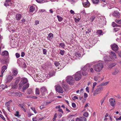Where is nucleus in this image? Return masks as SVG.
I'll return each instance as SVG.
<instances>
[{"mask_svg": "<svg viewBox=\"0 0 121 121\" xmlns=\"http://www.w3.org/2000/svg\"><path fill=\"white\" fill-rule=\"evenodd\" d=\"M53 38V35L52 34H49L48 36V39L50 41H52V38Z\"/></svg>", "mask_w": 121, "mask_h": 121, "instance_id": "a211bd4d", "label": "nucleus"}, {"mask_svg": "<svg viewBox=\"0 0 121 121\" xmlns=\"http://www.w3.org/2000/svg\"><path fill=\"white\" fill-rule=\"evenodd\" d=\"M116 65L115 63H112L109 64V66L108 67V69H111L114 66Z\"/></svg>", "mask_w": 121, "mask_h": 121, "instance_id": "aec40b11", "label": "nucleus"}, {"mask_svg": "<svg viewBox=\"0 0 121 121\" xmlns=\"http://www.w3.org/2000/svg\"><path fill=\"white\" fill-rule=\"evenodd\" d=\"M104 67L103 62H99L93 66L94 70L96 72H99L102 70Z\"/></svg>", "mask_w": 121, "mask_h": 121, "instance_id": "f03ea898", "label": "nucleus"}, {"mask_svg": "<svg viewBox=\"0 0 121 121\" xmlns=\"http://www.w3.org/2000/svg\"><path fill=\"white\" fill-rule=\"evenodd\" d=\"M82 73L83 76H85L87 74V73L84 71L82 72Z\"/></svg>", "mask_w": 121, "mask_h": 121, "instance_id": "4d7b16f0", "label": "nucleus"}, {"mask_svg": "<svg viewBox=\"0 0 121 121\" xmlns=\"http://www.w3.org/2000/svg\"><path fill=\"white\" fill-rule=\"evenodd\" d=\"M110 104L112 106H114L116 104V103L115 99L113 98L110 99L109 100Z\"/></svg>", "mask_w": 121, "mask_h": 121, "instance_id": "ddd939ff", "label": "nucleus"}, {"mask_svg": "<svg viewBox=\"0 0 121 121\" xmlns=\"http://www.w3.org/2000/svg\"><path fill=\"white\" fill-rule=\"evenodd\" d=\"M13 78V76L12 75H9L7 76L6 80L7 82H10L12 80Z\"/></svg>", "mask_w": 121, "mask_h": 121, "instance_id": "2eb2a0df", "label": "nucleus"}, {"mask_svg": "<svg viewBox=\"0 0 121 121\" xmlns=\"http://www.w3.org/2000/svg\"><path fill=\"white\" fill-rule=\"evenodd\" d=\"M21 15L20 14H17L16 16V18L17 20H19L21 18Z\"/></svg>", "mask_w": 121, "mask_h": 121, "instance_id": "4be33fe9", "label": "nucleus"}, {"mask_svg": "<svg viewBox=\"0 0 121 121\" xmlns=\"http://www.w3.org/2000/svg\"><path fill=\"white\" fill-rule=\"evenodd\" d=\"M95 16H93L90 17V21L91 22H92L94 20L95 18Z\"/></svg>", "mask_w": 121, "mask_h": 121, "instance_id": "e433bc0d", "label": "nucleus"}, {"mask_svg": "<svg viewBox=\"0 0 121 121\" xmlns=\"http://www.w3.org/2000/svg\"><path fill=\"white\" fill-rule=\"evenodd\" d=\"M14 115L16 117H20L21 115H19V112L18 111H17L14 114Z\"/></svg>", "mask_w": 121, "mask_h": 121, "instance_id": "f704fd0d", "label": "nucleus"}, {"mask_svg": "<svg viewBox=\"0 0 121 121\" xmlns=\"http://www.w3.org/2000/svg\"><path fill=\"white\" fill-rule=\"evenodd\" d=\"M80 20V18H78V19H77L76 18H74V20L76 22H79Z\"/></svg>", "mask_w": 121, "mask_h": 121, "instance_id": "864d4df0", "label": "nucleus"}, {"mask_svg": "<svg viewBox=\"0 0 121 121\" xmlns=\"http://www.w3.org/2000/svg\"><path fill=\"white\" fill-rule=\"evenodd\" d=\"M115 96L117 99H120L121 98V97L120 96V95H119L118 94L116 95H115Z\"/></svg>", "mask_w": 121, "mask_h": 121, "instance_id": "3c124183", "label": "nucleus"}, {"mask_svg": "<svg viewBox=\"0 0 121 121\" xmlns=\"http://www.w3.org/2000/svg\"><path fill=\"white\" fill-rule=\"evenodd\" d=\"M67 85L66 82L63 81L62 83V86L64 88H67L68 86Z\"/></svg>", "mask_w": 121, "mask_h": 121, "instance_id": "412c9836", "label": "nucleus"}, {"mask_svg": "<svg viewBox=\"0 0 121 121\" xmlns=\"http://www.w3.org/2000/svg\"><path fill=\"white\" fill-rule=\"evenodd\" d=\"M80 13L84 15H85L86 14L85 11L84 9L83 10L81 11Z\"/></svg>", "mask_w": 121, "mask_h": 121, "instance_id": "09e8293b", "label": "nucleus"}, {"mask_svg": "<svg viewBox=\"0 0 121 121\" xmlns=\"http://www.w3.org/2000/svg\"><path fill=\"white\" fill-rule=\"evenodd\" d=\"M56 91L59 93H63L64 91L62 88L59 86H57L56 87Z\"/></svg>", "mask_w": 121, "mask_h": 121, "instance_id": "1a4fd4ad", "label": "nucleus"}, {"mask_svg": "<svg viewBox=\"0 0 121 121\" xmlns=\"http://www.w3.org/2000/svg\"><path fill=\"white\" fill-rule=\"evenodd\" d=\"M35 9V6H32L30 7L29 11L30 12H32L34 11Z\"/></svg>", "mask_w": 121, "mask_h": 121, "instance_id": "a878e982", "label": "nucleus"}, {"mask_svg": "<svg viewBox=\"0 0 121 121\" xmlns=\"http://www.w3.org/2000/svg\"><path fill=\"white\" fill-rule=\"evenodd\" d=\"M120 13L118 11H114L113 14V15L117 18H118L120 17Z\"/></svg>", "mask_w": 121, "mask_h": 121, "instance_id": "4468645a", "label": "nucleus"}, {"mask_svg": "<svg viewBox=\"0 0 121 121\" xmlns=\"http://www.w3.org/2000/svg\"><path fill=\"white\" fill-rule=\"evenodd\" d=\"M110 57L108 56H104V59L106 61L110 60V61H113L117 58V56L116 54L113 52L111 51L109 53Z\"/></svg>", "mask_w": 121, "mask_h": 121, "instance_id": "f257e3e1", "label": "nucleus"}, {"mask_svg": "<svg viewBox=\"0 0 121 121\" xmlns=\"http://www.w3.org/2000/svg\"><path fill=\"white\" fill-rule=\"evenodd\" d=\"M75 79L77 81L79 80L81 77V75L80 72L76 73L74 75Z\"/></svg>", "mask_w": 121, "mask_h": 121, "instance_id": "0eeeda50", "label": "nucleus"}, {"mask_svg": "<svg viewBox=\"0 0 121 121\" xmlns=\"http://www.w3.org/2000/svg\"><path fill=\"white\" fill-rule=\"evenodd\" d=\"M119 70L117 68H115L114 71L112 73V74L113 75H115L117 74L119 72Z\"/></svg>", "mask_w": 121, "mask_h": 121, "instance_id": "dca6fc26", "label": "nucleus"}, {"mask_svg": "<svg viewBox=\"0 0 121 121\" xmlns=\"http://www.w3.org/2000/svg\"><path fill=\"white\" fill-rule=\"evenodd\" d=\"M119 30V29L117 28H115L114 29V31L115 32H116Z\"/></svg>", "mask_w": 121, "mask_h": 121, "instance_id": "e2e57ef3", "label": "nucleus"}, {"mask_svg": "<svg viewBox=\"0 0 121 121\" xmlns=\"http://www.w3.org/2000/svg\"><path fill=\"white\" fill-rule=\"evenodd\" d=\"M19 106L21 108V109L23 110L24 112H26V110L25 109V106L23 105L20 104H19Z\"/></svg>", "mask_w": 121, "mask_h": 121, "instance_id": "cd10ccee", "label": "nucleus"}, {"mask_svg": "<svg viewBox=\"0 0 121 121\" xmlns=\"http://www.w3.org/2000/svg\"><path fill=\"white\" fill-rule=\"evenodd\" d=\"M39 23V22L38 20H36L35 21V25H37Z\"/></svg>", "mask_w": 121, "mask_h": 121, "instance_id": "603ef678", "label": "nucleus"}, {"mask_svg": "<svg viewBox=\"0 0 121 121\" xmlns=\"http://www.w3.org/2000/svg\"><path fill=\"white\" fill-rule=\"evenodd\" d=\"M31 108L33 111L35 113H37L36 111V110L35 108H33L31 107Z\"/></svg>", "mask_w": 121, "mask_h": 121, "instance_id": "a18cd8bd", "label": "nucleus"}, {"mask_svg": "<svg viewBox=\"0 0 121 121\" xmlns=\"http://www.w3.org/2000/svg\"><path fill=\"white\" fill-rule=\"evenodd\" d=\"M87 29V30L86 32V33H89L91 32V30L90 29Z\"/></svg>", "mask_w": 121, "mask_h": 121, "instance_id": "6e6d98bb", "label": "nucleus"}, {"mask_svg": "<svg viewBox=\"0 0 121 121\" xmlns=\"http://www.w3.org/2000/svg\"><path fill=\"white\" fill-rule=\"evenodd\" d=\"M76 121H86V118L83 117H80L76 118Z\"/></svg>", "mask_w": 121, "mask_h": 121, "instance_id": "f8f14e48", "label": "nucleus"}, {"mask_svg": "<svg viewBox=\"0 0 121 121\" xmlns=\"http://www.w3.org/2000/svg\"><path fill=\"white\" fill-rule=\"evenodd\" d=\"M8 52L6 51H5L2 52L1 55L4 56H6L8 55Z\"/></svg>", "mask_w": 121, "mask_h": 121, "instance_id": "bb28decb", "label": "nucleus"}, {"mask_svg": "<svg viewBox=\"0 0 121 121\" xmlns=\"http://www.w3.org/2000/svg\"><path fill=\"white\" fill-rule=\"evenodd\" d=\"M100 78V77L98 76H95L94 78L95 80L96 81H97Z\"/></svg>", "mask_w": 121, "mask_h": 121, "instance_id": "ea45409f", "label": "nucleus"}, {"mask_svg": "<svg viewBox=\"0 0 121 121\" xmlns=\"http://www.w3.org/2000/svg\"><path fill=\"white\" fill-rule=\"evenodd\" d=\"M97 33L99 35H102V31L101 30H98L97 31Z\"/></svg>", "mask_w": 121, "mask_h": 121, "instance_id": "de8ad7c7", "label": "nucleus"}, {"mask_svg": "<svg viewBox=\"0 0 121 121\" xmlns=\"http://www.w3.org/2000/svg\"><path fill=\"white\" fill-rule=\"evenodd\" d=\"M60 47L63 48L65 47V45L64 43H61L60 44Z\"/></svg>", "mask_w": 121, "mask_h": 121, "instance_id": "37998d69", "label": "nucleus"}, {"mask_svg": "<svg viewBox=\"0 0 121 121\" xmlns=\"http://www.w3.org/2000/svg\"><path fill=\"white\" fill-rule=\"evenodd\" d=\"M5 104L7 107V109L8 111L9 112H10V103L9 102H7Z\"/></svg>", "mask_w": 121, "mask_h": 121, "instance_id": "393cba45", "label": "nucleus"}, {"mask_svg": "<svg viewBox=\"0 0 121 121\" xmlns=\"http://www.w3.org/2000/svg\"><path fill=\"white\" fill-rule=\"evenodd\" d=\"M57 17L59 22H61L63 18L61 17L59 15H57Z\"/></svg>", "mask_w": 121, "mask_h": 121, "instance_id": "72a5a7b5", "label": "nucleus"}, {"mask_svg": "<svg viewBox=\"0 0 121 121\" xmlns=\"http://www.w3.org/2000/svg\"><path fill=\"white\" fill-rule=\"evenodd\" d=\"M112 26L113 27L118 26L120 27V26H119L116 24L114 22H113L112 23Z\"/></svg>", "mask_w": 121, "mask_h": 121, "instance_id": "58836bf2", "label": "nucleus"}, {"mask_svg": "<svg viewBox=\"0 0 121 121\" xmlns=\"http://www.w3.org/2000/svg\"><path fill=\"white\" fill-rule=\"evenodd\" d=\"M40 90L41 94L39 95V97L40 98L44 97H45L46 93H47L48 91L46 87L43 86L41 88Z\"/></svg>", "mask_w": 121, "mask_h": 121, "instance_id": "7ed1b4c3", "label": "nucleus"}, {"mask_svg": "<svg viewBox=\"0 0 121 121\" xmlns=\"http://www.w3.org/2000/svg\"><path fill=\"white\" fill-rule=\"evenodd\" d=\"M96 84L97 83L96 82H95L93 83V84L92 89V92H93V91L94 88L95 86L96 85Z\"/></svg>", "mask_w": 121, "mask_h": 121, "instance_id": "4c0bfd02", "label": "nucleus"}, {"mask_svg": "<svg viewBox=\"0 0 121 121\" xmlns=\"http://www.w3.org/2000/svg\"><path fill=\"white\" fill-rule=\"evenodd\" d=\"M29 83H27L22 88L23 92H24L25 90L29 86Z\"/></svg>", "mask_w": 121, "mask_h": 121, "instance_id": "f3484780", "label": "nucleus"}, {"mask_svg": "<svg viewBox=\"0 0 121 121\" xmlns=\"http://www.w3.org/2000/svg\"><path fill=\"white\" fill-rule=\"evenodd\" d=\"M111 47L113 50L117 52H118V48L117 45L115 44L111 45Z\"/></svg>", "mask_w": 121, "mask_h": 121, "instance_id": "6e6552de", "label": "nucleus"}, {"mask_svg": "<svg viewBox=\"0 0 121 121\" xmlns=\"http://www.w3.org/2000/svg\"><path fill=\"white\" fill-rule=\"evenodd\" d=\"M92 2L93 3L95 4H98L99 2V0H92Z\"/></svg>", "mask_w": 121, "mask_h": 121, "instance_id": "473e14b6", "label": "nucleus"}, {"mask_svg": "<svg viewBox=\"0 0 121 121\" xmlns=\"http://www.w3.org/2000/svg\"><path fill=\"white\" fill-rule=\"evenodd\" d=\"M88 67V65H86L83 68H81L82 70L83 71H85L87 69Z\"/></svg>", "mask_w": 121, "mask_h": 121, "instance_id": "c756f323", "label": "nucleus"}, {"mask_svg": "<svg viewBox=\"0 0 121 121\" xmlns=\"http://www.w3.org/2000/svg\"><path fill=\"white\" fill-rule=\"evenodd\" d=\"M27 82V80L26 78H22L21 81L19 84V87L21 88L24 84L26 83Z\"/></svg>", "mask_w": 121, "mask_h": 121, "instance_id": "423d86ee", "label": "nucleus"}, {"mask_svg": "<svg viewBox=\"0 0 121 121\" xmlns=\"http://www.w3.org/2000/svg\"><path fill=\"white\" fill-rule=\"evenodd\" d=\"M54 64L56 67H59L58 66H59L60 64L58 62L55 61V62Z\"/></svg>", "mask_w": 121, "mask_h": 121, "instance_id": "79ce46f5", "label": "nucleus"}, {"mask_svg": "<svg viewBox=\"0 0 121 121\" xmlns=\"http://www.w3.org/2000/svg\"><path fill=\"white\" fill-rule=\"evenodd\" d=\"M16 95L19 97H20L22 95V94L21 92H18L16 93Z\"/></svg>", "mask_w": 121, "mask_h": 121, "instance_id": "a19ab883", "label": "nucleus"}, {"mask_svg": "<svg viewBox=\"0 0 121 121\" xmlns=\"http://www.w3.org/2000/svg\"><path fill=\"white\" fill-rule=\"evenodd\" d=\"M18 71L17 69H13L12 70V73L13 75L16 76L18 73Z\"/></svg>", "mask_w": 121, "mask_h": 121, "instance_id": "6ab92c4d", "label": "nucleus"}, {"mask_svg": "<svg viewBox=\"0 0 121 121\" xmlns=\"http://www.w3.org/2000/svg\"><path fill=\"white\" fill-rule=\"evenodd\" d=\"M66 81L70 85L74 84L75 82L74 78L72 76H68L66 78Z\"/></svg>", "mask_w": 121, "mask_h": 121, "instance_id": "20e7f679", "label": "nucleus"}, {"mask_svg": "<svg viewBox=\"0 0 121 121\" xmlns=\"http://www.w3.org/2000/svg\"><path fill=\"white\" fill-rule=\"evenodd\" d=\"M72 106L73 108H75L76 107V104L74 103H72Z\"/></svg>", "mask_w": 121, "mask_h": 121, "instance_id": "0e129e2a", "label": "nucleus"}, {"mask_svg": "<svg viewBox=\"0 0 121 121\" xmlns=\"http://www.w3.org/2000/svg\"><path fill=\"white\" fill-rule=\"evenodd\" d=\"M15 55L16 57L17 58H18L20 56V55L18 53H16Z\"/></svg>", "mask_w": 121, "mask_h": 121, "instance_id": "bf43d9fd", "label": "nucleus"}, {"mask_svg": "<svg viewBox=\"0 0 121 121\" xmlns=\"http://www.w3.org/2000/svg\"><path fill=\"white\" fill-rule=\"evenodd\" d=\"M47 52V50L45 49H44L43 50V54H46Z\"/></svg>", "mask_w": 121, "mask_h": 121, "instance_id": "5fc2aeb1", "label": "nucleus"}, {"mask_svg": "<svg viewBox=\"0 0 121 121\" xmlns=\"http://www.w3.org/2000/svg\"><path fill=\"white\" fill-rule=\"evenodd\" d=\"M78 98L76 96H74L73 98V100H75V99H78Z\"/></svg>", "mask_w": 121, "mask_h": 121, "instance_id": "338daca9", "label": "nucleus"}, {"mask_svg": "<svg viewBox=\"0 0 121 121\" xmlns=\"http://www.w3.org/2000/svg\"><path fill=\"white\" fill-rule=\"evenodd\" d=\"M19 80L18 79H16L15 82V87H13V86L12 87L13 88V89H15L17 88V84L19 82Z\"/></svg>", "mask_w": 121, "mask_h": 121, "instance_id": "5701e85b", "label": "nucleus"}, {"mask_svg": "<svg viewBox=\"0 0 121 121\" xmlns=\"http://www.w3.org/2000/svg\"><path fill=\"white\" fill-rule=\"evenodd\" d=\"M36 0L38 3H41L44 1V0Z\"/></svg>", "mask_w": 121, "mask_h": 121, "instance_id": "052dcab7", "label": "nucleus"}, {"mask_svg": "<svg viewBox=\"0 0 121 121\" xmlns=\"http://www.w3.org/2000/svg\"><path fill=\"white\" fill-rule=\"evenodd\" d=\"M7 67L5 65H4L3 66L1 69V75H0V77H1V78L2 79V77L3 76V74L5 70L7 69Z\"/></svg>", "mask_w": 121, "mask_h": 121, "instance_id": "9d476101", "label": "nucleus"}, {"mask_svg": "<svg viewBox=\"0 0 121 121\" xmlns=\"http://www.w3.org/2000/svg\"><path fill=\"white\" fill-rule=\"evenodd\" d=\"M5 89L4 86V85H1L0 86V91L4 90Z\"/></svg>", "mask_w": 121, "mask_h": 121, "instance_id": "7c9ffc66", "label": "nucleus"}, {"mask_svg": "<svg viewBox=\"0 0 121 121\" xmlns=\"http://www.w3.org/2000/svg\"><path fill=\"white\" fill-rule=\"evenodd\" d=\"M108 83V82H103L101 83V85L103 86H105L107 85Z\"/></svg>", "mask_w": 121, "mask_h": 121, "instance_id": "c9c22d12", "label": "nucleus"}, {"mask_svg": "<svg viewBox=\"0 0 121 121\" xmlns=\"http://www.w3.org/2000/svg\"><path fill=\"white\" fill-rule=\"evenodd\" d=\"M90 72L92 73H93L94 72V69H93L92 68H90Z\"/></svg>", "mask_w": 121, "mask_h": 121, "instance_id": "13d9d810", "label": "nucleus"}, {"mask_svg": "<svg viewBox=\"0 0 121 121\" xmlns=\"http://www.w3.org/2000/svg\"><path fill=\"white\" fill-rule=\"evenodd\" d=\"M83 115L85 117H87L88 115V114L87 112H86L84 113Z\"/></svg>", "mask_w": 121, "mask_h": 121, "instance_id": "8fccbe9b", "label": "nucleus"}, {"mask_svg": "<svg viewBox=\"0 0 121 121\" xmlns=\"http://www.w3.org/2000/svg\"><path fill=\"white\" fill-rule=\"evenodd\" d=\"M27 93L29 95L31 94L33 92L32 90L31 89L29 88L27 91Z\"/></svg>", "mask_w": 121, "mask_h": 121, "instance_id": "c85d7f7f", "label": "nucleus"}, {"mask_svg": "<svg viewBox=\"0 0 121 121\" xmlns=\"http://www.w3.org/2000/svg\"><path fill=\"white\" fill-rule=\"evenodd\" d=\"M75 55V56L77 57H82V55L79 52H76Z\"/></svg>", "mask_w": 121, "mask_h": 121, "instance_id": "b1692460", "label": "nucleus"}, {"mask_svg": "<svg viewBox=\"0 0 121 121\" xmlns=\"http://www.w3.org/2000/svg\"><path fill=\"white\" fill-rule=\"evenodd\" d=\"M58 111L59 112H61L62 113H63V112L62 110L61 109H60L58 110Z\"/></svg>", "mask_w": 121, "mask_h": 121, "instance_id": "774afa93", "label": "nucleus"}, {"mask_svg": "<svg viewBox=\"0 0 121 121\" xmlns=\"http://www.w3.org/2000/svg\"><path fill=\"white\" fill-rule=\"evenodd\" d=\"M82 4L84 7H89L90 4L87 0H84L82 3Z\"/></svg>", "mask_w": 121, "mask_h": 121, "instance_id": "9b49d317", "label": "nucleus"}, {"mask_svg": "<svg viewBox=\"0 0 121 121\" xmlns=\"http://www.w3.org/2000/svg\"><path fill=\"white\" fill-rule=\"evenodd\" d=\"M25 54L24 52H22L21 53V56L22 57H23L25 55Z\"/></svg>", "mask_w": 121, "mask_h": 121, "instance_id": "680f3d73", "label": "nucleus"}, {"mask_svg": "<svg viewBox=\"0 0 121 121\" xmlns=\"http://www.w3.org/2000/svg\"><path fill=\"white\" fill-rule=\"evenodd\" d=\"M0 117H1L3 120H5V118L4 116L1 114H0Z\"/></svg>", "mask_w": 121, "mask_h": 121, "instance_id": "69168bd1", "label": "nucleus"}, {"mask_svg": "<svg viewBox=\"0 0 121 121\" xmlns=\"http://www.w3.org/2000/svg\"><path fill=\"white\" fill-rule=\"evenodd\" d=\"M115 22L118 24H121V20H115Z\"/></svg>", "mask_w": 121, "mask_h": 121, "instance_id": "c03bdc74", "label": "nucleus"}, {"mask_svg": "<svg viewBox=\"0 0 121 121\" xmlns=\"http://www.w3.org/2000/svg\"><path fill=\"white\" fill-rule=\"evenodd\" d=\"M35 94L36 95H39L40 94L39 89L36 88L35 89Z\"/></svg>", "mask_w": 121, "mask_h": 121, "instance_id": "2f4dec72", "label": "nucleus"}, {"mask_svg": "<svg viewBox=\"0 0 121 121\" xmlns=\"http://www.w3.org/2000/svg\"><path fill=\"white\" fill-rule=\"evenodd\" d=\"M103 89V87L101 86L98 87L94 92L93 94L94 96H96L100 93Z\"/></svg>", "mask_w": 121, "mask_h": 121, "instance_id": "39448f33", "label": "nucleus"}, {"mask_svg": "<svg viewBox=\"0 0 121 121\" xmlns=\"http://www.w3.org/2000/svg\"><path fill=\"white\" fill-rule=\"evenodd\" d=\"M65 52L64 50H61L60 53L61 55H63Z\"/></svg>", "mask_w": 121, "mask_h": 121, "instance_id": "49530a36", "label": "nucleus"}]
</instances>
